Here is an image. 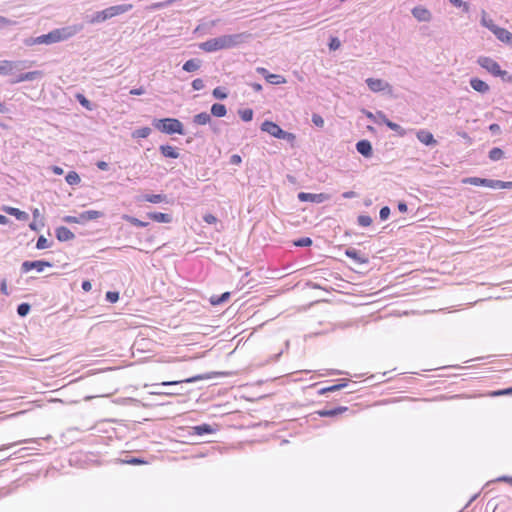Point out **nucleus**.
<instances>
[{"label": "nucleus", "instance_id": "obj_49", "mask_svg": "<svg viewBox=\"0 0 512 512\" xmlns=\"http://www.w3.org/2000/svg\"><path fill=\"white\" fill-rule=\"evenodd\" d=\"M119 299V293L118 292H112V291H108L106 293V300L109 301L110 303H115L117 302Z\"/></svg>", "mask_w": 512, "mask_h": 512}, {"label": "nucleus", "instance_id": "obj_9", "mask_svg": "<svg viewBox=\"0 0 512 512\" xmlns=\"http://www.w3.org/2000/svg\"><path fill=\"white\" fill-rule=\"evenodd\" d=\"M298 199L302 202H312V203H323L330 199V196L326 193H306L300 192L298 194Z\"/></svg>", "mask_w": 512, "mask_h": 512}, {"label": "nucleus", "instance_id": "obj_5", "mask_svg": "<svg viewBox=\"0 0 512 512\" xmlns=\"http://www.w3.org/2000/svg\"><path fill=\"white\" fill-rule=\"evenodd\" d=\"M365 83L373 93H386L390 96L393 94V87L386 80L370 77L365 80Z\"/></svg>", "mask_w": 512, "mask_h": 512}, {"label": "nucleus", "instance_id": "obj_55", "mask_svg": "<svg viewBox=\"0 0 512 512\" xmlns=\"http://www.w3.org/2000/svg\"><path fill=\"white\" fill-rule=\"evenodd\" d=\"M192 87L194 90H201L204 88V82L202 79L197 78L192 81Z\"/></svg>", "mask_w": 512, "mask_h": 512}, {"label": "nucleus", "instance_id": "obj_56", "mask_svg": "<svg viewBox=\"0 0 512 512\" xmlns=\"http://www.w3.org/2000/svg\"><path fill=\"white\" fill-rule=\"evenodd\" d=\"M123 462L126 463V464H131V465H139V464L146 463L144 460L139 459V458H131V459H128V460H124Z\"/></svg>", "mask_w": 512, "mask_h": 512}, {"label": "nucleus", "instance_id": "obj_34", "mask_svg": "<svg viewBox=\"0 0 512 512\" xmlns=\"http://www.w3.org/2000/svg\"><path fill=\"white\" fill-rule=\"evenodd\" d=\"M266 81L273 85H280V84L286 83L285 77H283L282 75H279V74H272V73H270V75H267Z\"/></svg>", "mask_w": 512, "mask_h": 512}, {"label": "nucleus", "instance_id": "obj_13", "mask_svg": "<svg viewBox=\"0 0 512 512\" xmlns=\"http://www.w3.org/2000/svg\"><path fill=\"white\" fill-rule=\"evenodd\" d=\"M43 76V73L41 71H31L27 73L20 74L19 76L13 78L10 80V83L16 84L24 81H33L36 79H39Z\"/></svg>", "mask_w": 512, "mask_h": 512}, {"label": "nucleus", "instance_id": "obj_26", "mask_svg": "<svg viewBox=\"0 0 512 512\" xmlns=\"http://www.w3.org/2000/svg\"><path fill=\"white\" fill-rule=\"evenodd\" d=\"M147 217L158 223H170L172 218L169 214L161 212H150L147 213Z\"/></svg>", "mask_w": 512, "mask_h": 512}, {"label": "nucleus", "instance_id": "obj_42", "mask_svg": "<svg viewBox=\"0 0 512 512\" xmlns=\"http://www.w3.org/2000/svg\"><path fill=\"white\" fill-rule=\"evenodd\" d=\"M449 2L456 8L462 9L464 12L469 11V4L463 0H449Z\"/></svg>", "mask_w": 512, "mask_h": 512}, {"label": "nucleus", "instance_id": "obj_6", "mask_svg": "<svg viewBox=\"0 0 512 512\" xmlns=\"http://www.w3.org/2000/svg\"><path fill=\"white\" fill-rule=\"evenodd\" d=\"M477 63L480 67L485 69L488 73L496 77H502L507 74L506 71L502 70L500 65L492 58L487 56H480L477 59Z\"/></svg>", "mask_w": 512, "mask_h": 512}, {"label": "nucleus", "instance_id": "obj_51", "mask_svg": "<svg viewBox=\"0 0 512 512\" xmlns=\"http://www.w3.org/2000/svg\"><path fill=\"white\" fill-rule=\"evenodd\" d=\"M171 5V1L167 0V1H164V2H158V3H153L149 9L150 10H156V9H160V8H164V7H167Z\"/></svg>", "mask_w": 512, "mask_h": 512}, {"label": "nucleus", "instance_id": "obj_60", "mask_svg": "<svg viewBox=\"0 0 512 512\" xmlns=\"http://www.w3.org/2000/svg\"><path fill=\"white\" fill-rule=\"evenodd\" d=\"M512 394V388H507L504 390L495 391L493 393L494 396H500V395H510Z\"/></svg>", "mask_w": 512, "mask_h": 512}, {"label": "nucleus", "instance_id": "obj_29", "mask_svg": "<svg viewBox=\"0 0 512 512\" xmlns=\"http://www.w3.org/2000/svg\"><path fill=\"white\" fill-rule=\"evenodd\" d=\"M138 200L157 204L166 201V196L163 194H145Z\"/></svg>", "mask_w": 512, "mask_h": 512}, {"label": "nucleus", "instance_id": "obj_1", "mask_svg": "<svg viewBox=\"0 0 512 512\" xmlns=\"http://www.w3.org/2000/svg\"><path fill=\"white\" fill-rule=\"evenodd\" d=\"M250 39V34L243 32L230 35H221L200 43L199 48L205 52L211 53L223 49L237 47Z\"/></svg>", "mask_w": 512, "mask_h": 512}, {"label": "nucleus", "instance_id": "obj_41", "mask_svg": "<svg viewBox=\"0 0 512 512\" xmlns=\"http://www.w3.org/2000/svg\"><path fill=\"white\" fill-rule=\"evenodd\" d=\"M503 151L500 148H493L489 152V158L492 161H498L503 158Z\"/></svg>", "mask_w": 512, "mask_h": 512}, {"label": "nucleus", "instance_id": "obj_59", "mask_svg": "<svg viewBox=\"0 0 512 512\" xmlns=\"http://www.w3.org/2000/svg\"><path fill=\"white\" fill-rule=\"evenodd\" d=\"M44 224L42 222L37 223V220H34L32 223L29 224V227L33 231H38L40 227H43Z\"/></svg>", "mask_w": 512, "mask_h": 512}, {"label": "nucleus", "instance_id": "obj_33", "mask_svg": "<svg viewBox=\"0 0 512 512\" xmlns=\"http://www.w3.org/2000/svg\"><path fill=\"white\" fill-rule=\"evenodd\" d=\"M211 113H212V115H214L216 117H224L227 113V109H226L225 105L220 104V103H215L211 107Z\"/></svg>", "mask_w": 512, "mask_h": 512}, {"label": "nucleus", "instance_id": "obj_10", "mask_svg": "<svg viewBox=\"0 0 512 512\" xmlns=\"http://www.w3.org/2000/svg\"><path fill=\"white\" fill-rule=\"evenodd\" d=\"M411 14L418 22H430L433 18L432 12L422 5L412 8Z\"/></svg>", "mask_w": 512, "mask_h": 512}, {"label": "nucleus", "instance_id": "obj_46", "mask_svg": "<svg viewBox=\"0 0 512 512\" xmlns=\"http://www.w3.org/2000/svg\"><path fill=\"white\" fill-rule=\"evenodd\" d=\"M212 94L216 99H225L227 97V93L221 87H216L213 90Z\"/></svg>", "mask_w": 512, "mask_h": 512}, {"label": "nucleus", "instance_id": "obj_43", "mask_svg": "<svg viewBox=\"0 0 512 512\" xmlns=\"http://www.w3.org/2000/svg\"><path fill=\"white\" fill-rule=\"evenodd\" d=\"M358 224L362 227H368L372 224V218L368 215H360L358 216Z\"/></svg>", "mask_w": 512, "mask_h": 512}, {"label": "nucleus", "instance_id": "obj_15", "mask_svg": "<svg viewBox=\"0 0 512 512\" xmlns=\"http://www.w3.org/2000/svg\"><path fill=\"white\" fill-rule=\"evenodd\" d=\"M417 139L426 146L436 145V140L433 134L425 129H421L416 133Z\"/></svg>", "mask_w": 512, "mask_h": 512}, {"label": "nucleus", "instance_id": "obj_2", "mask_svg": "<svg viewBox=\"0 0 512 512\" xmlns=\"http://www.w3.org/2000/svg\"><path fill=\"white\" fill-rule=\"evenodd\" d=\"M81 30L80 26H68L59 29H55L48 34H44L38 37H30L24 41L25 45H49L57 42L67 40L77 34Z\"/></svg>", "mask_w": 512, "mask_h": 512}, {"label": "nucleus", "instance_id": "obj_48", "mask_svg": "<svg viewBox=\"0 0 512 512\" xmlns=\"http://www.w3.org/2000/svg\"><path fill=\"white\" fill-rule=\"evenodd\" d=\"M312 122H313V124H314L315 126H317V127H320V128H321V127H323V126H324V119H323V117H322L321 115H319V114H316V113H315V114H313V115H312Z\"/></svg>", "mask_w": 512, "mask_h": 512}, {"label": "nucleus", "instance_id": "obj_35", "mask_svg": "<svg viewBox=\"0 0 512 512\" xmlns=\"http://www.w3.org/2000/svg\"><path fill=\"white\" fill-rule=\"evenodd\" d=\"M346 386H347V380H342V382L340 384H336V385H332V386L320 389L319 390V394L323 395V394H326L328 392L338 391V390H340V389H342V388H344Z\"/></svg>", "mask_w": 512, "mask_h": 512}, {"label": "nucleus", "instance_id": "obj_27", "mask_svg": "<svg viewBox=\"0 0 512 512\" xmlns=\"http://www.w3.org/2000/svg\"><path fill=\"white\" fill-rule=\"evenodd\" d=\"M347 407H337L334 409H323L319 410L316 413L321 417H334L336 415L342 414L343 412L347 411Z\"/></svg>", "mask_w": 512, "mask_h": 512}, {"label": "nucleus", "instance_id": "obj_12", "mask_svg": "<svg viewBox=\"0 0 512 512\" xmlns=\"http://www.w3.org/2000/svg\"><path fill=\"white\" fill-rule=\"evenodd\" d=\"M493 34L500 42L512 46V33L507 29L498 26Z\"/></svg>", "mask_w": 512, "mask_h": 512}, {"label": "nucleus", "instance_id": "obj_21", "mask_svg": "<svg viewBox=\"0 0 512 512\" xmlns=\"http://www.w3.org/2000/svg\"><path fill=\"white\" fill-rule=\"evenodd\" d=\"M357 151L364 157L372 156V145L368 140H361L356 144Z\"/></svg>", "mask_w": 512, "mask_h": 512}, {"label": "nucleus", "instance_id": "obj_39", "mask_svg": "<svg viewBox=\"0 0 512 512\" xmlns=\"http://www.w3.org/2000/svg\"><path fill=\"white\" fill-rule=\"evenodd\" d=\"M66 182L69 184V185H77L80 183L81 179H80V176L74 172V171H70L66 177Z\"/></svg>", "mask_w": 512, "mask_h": 512}, {"label": "nucleus", "instance_id": "obj_44", "mask_svg": "<svg viewBox=\"0 0 512 512\" xmlns=\"http://www.w3.org/2000/svg\"><path fill=\"white\" fill-rule=\"evenodd\" d=\"M50 247L49 241L44 237L40 236L36 243V248L39 250L47 249Z\"/></svg>", "mask_w": 512, "mask_h": 512}, {"label": "nucleus", "instance_id": "obj_4", "mask_svg": "<svg viewBox=\"0 0 512 512\" xmlns=\"http://www.w3.org/2000/svg\"><path fill=\"white\" fill-rule=\"evenodd\" d=\"M464 184H471L474 186H485L492 189H510L512 182H505L501 180H491L479 177H468L462 180Z\"/></svg>", "mask_w": 512, "mask_h": 512}, {"label": "nucleus", "instance_id": "obj_24", "mask_svg": "<svg viewBox=\"0 0 512 512\" xmlns=\"http://www.w3.org/2000/svg\"><path fill=\"white\" fill-rule=\"evenodd\" d=\"M345 254L353 259L356 263L366 264L368 262V258L362 255L359 251L354 248H349L346 250Z\"/></svg>", "mask_w": 512, "mask_h": 512}, {"label": "nucleus", "instance_id": "obj_7", "mask_svg": "<svg viewBox=\"0 0 512 512\" xmlns=\"http://www.w3.org/2000/svg\"><path fill=\"white\" fill-rule=\"evenodd\" d=\"M102 216L103 213L100 211L88 210L80 213L78 216H65L63 221L66 223L85 224L88 221L96 220Z\"/></svg>", "mask_w": 512, "mask_h": 512}, {"label": "nucleus", "instance_id": "obj_62", "mask_svg": "<svg viewBox=\"0 0 512 512\" xmlns=\"http://www.w3.org/2000/svg\"><path fill=\"white\" fill-rule=\"evenodd\" d=\"M0 290L4 295H9L8 287H7V281L4 279L2 280L0 284Z\"/></svg>", "mask_w": 512, "mask_h": 512}, {"label": "nucleus", "instance_id": "obj_63", "mask_svg": "<svg viewBox=\"0 0 512 512\" xmlns=\"http://www.w3.org/2000/svg\"><path fill=\"white\" fill-rule=\"evenodd\" d=\"M144 93H145V90L142 87L133 88V89L130 90V94L131 95H142Z\"/></svg>", "mask_w": 512, "mask_h": 512}, {"label": "nucleus", "instance_id": "obj_20", "mask_svg": "<svg viewBox=\"0 0 512 512\" xmlns=\"http://www.w3.org/2000/svg\"><path fill=\"white\" fill-rule=\"evenodd\" d=\"M470 86L477 92L485 94L490 90L489 85L479 78H471Z\"/></svg>", "mask_w": 512, "mask_h": 512}, {"label": "nucleus", "instance_id": "obj_28", "mask_svg": "<svg viewBox=\"0 0 512 512\" xmlns=\"http://www.w3.org/2000/svg\"><path fill=\"white\" fill-rule=\"evenodd\" d=\"M160 152L166 158L176 159L179 157V152L177 149L170 145H161Z\"/></svg>", "mask_w": 512, "mask_h": 512}, {"label": "nucleus", "instance_id": "obj_14", "mask_svg": "<svg viewBox=\"0 0 512 512\" xmlns=\"http://www.w3.org/2000/svg\"><path fill=\"white\" fill-rule=\"evenodd\" d=\"M21 62H13L8 60L0 61V74L12 75L14 71L19 69Z\"/></svg>", "mask_w": 512, "mask_h": 512}, {"label": "nucleus", "instance_id": "obj_31", "mask_svg": "<svg viewBox=\"0 0 512 512\" xmlns=\"http://www.w3.org/2000/svg\"><path fill=\"white\" fill-rule=\"evenodd\" d=\"M203 379L202 376H195V377H191V378H188V379H185V380H181V381H165V382H162L161 384H155L154 386H173V385H178L182 382H186V383H194L198 380H201Z\"/></svg>", "mask_w": 512, "mask_h": 512}, {"label": "nucleus", "instance_id": "obj_19", "mask_svg": "<svg viewBox=\"0 0 512 512\" xmlns=\"http://www.w3.org/2000/svg\"><path fill=\"white\" fill-rule=\"evenodd\" d=\"M2 210L11 216H14L16 219L20 221H26L29 218V215L26 212L21 211L18 208L4 206Z\"/></svg>", "mask_w": 512, "mask_h": 512}, {"label": "nucleus", "instance_id": "obj_47", "mask_svg": "<svg viewBox=\"0 0 512 512\" xmlns=\"http://www.w3.org/2000/svg\"><path fill=\"white\" fill-rule=\"evenodd\" d=\"M328 46L330 50L335 51L340 48L341 42L337 37H331Z\"/></svg>", "mask_w": 512, "mask_h": 512}, {"label": "nucleus", "instance_id": "obj_37", "mask_svg": "<svg viewBox=\"0 0 512 512\" xmlns=\"http://www.w3.org/2000/svg\"><path fill=\"white\" fill-rule=\"evenodd\" d=\"M151 134L149 127H142L132 132L133 138H147Z\"/></svg>", "mask_w": 512, "mask_h": 512}, {"label": "nucleus", "instance_id": "obj_8", "mask_svg": "<svg viewBox=\"0 0 512 512\" xmlns=\"http://www.w3.org/2000/svg\"><path fill=\"white\" fill-rule=\"evenodd\" d=\"M52 264L43 260L36 261H24L21 265V270L23 273H27L33 269L37 272H43L46 267H51Z\"/></svg>", "mask_w": 512, "mask_h": 512}, {"label": "nucleus", "instance_id": "obj_17", "mask_svg": "<svg viewBox=\"0 0 512 512\" xmlns=\"http://www.w3.org/2000/svg\"><path fill=\"white\" fill-rule=\"evenodd\" d=\"M133 8L132 4H120V5H114L110 6L107 9L110 18H113L115 16L124 14L128 11H130Z\"/></svg>", "mask_w": 512, "mask_h": 512}, {"label": "nucleus", "instance_id": "obj_16", "mask_svg": "<svg viewBox=\"0 0 512 512\" xmlns=\"http://www.w3.org/2000/svg\"><path fill=\"white\" fill-rule=\"evenodd\" d=\"M216 432V428L209 424H201L198 426L191 427L189 435L202 436L204 434H212Z\"/></svg>", "mask_w": 512, "mask_h": 512}, {"label": "nucleus", "instance_id": "obj_61", "mask_svg": "<svg viewBox=\"0 0 512 512\" xmlns=\"http://www.w3.org/2000/svg\"><path fill=\"white\" fill-rule=\"evenodd\" d=\"M241 162H242V158L239 155H237V154L232 155L231 158H230V163L231 164L238 165Z\"/></svg>", "mask_w": 512, "mask_h": 512}, {"label": "nucleus", "instance_id": "obj_32", "mask_svg": "<svg viewBox=\"0 0 512 512\" xmlns=\"http://www.w3.org/2000/svg\"><path fill=\"white\" fill-rule=\"evenodd\" d=\"M211 121V116L207 112H202L193 117V122L197 125H206Z\"/></svg>", "mask_w": 512, "mask_h": 512}, {"label": "nucleus", "instance_id": "obj_45", "mask_svg": "<svg viewBox=\"0 0 512 512\" xmlns=\"http://www.w3.org/2000/svg\"><path fill=\"white\" fill-rule=\"evenodd\" d=\"M30 311V305L28 303H22L17 307V313L19 316L24 317Z\"/></svg>", "mask_w": 512, "mask_h": 512}, {"label": "nucleus", "instance_id": "obj_58", "mask_svg": "<svg viewBox=\"0 0 512 512\" xmlns=\"http://www.w3.org/2000/svg\"><path fill=\"white\" fill-rule=\"evenodd\" d=\"M12 24H13V22L11 20L0 15V28H4V27L10 26Z\"/></svg>", "mask_w": 512, "mask_h": 512}, {"label": "nucleus", "instance_id": "obj_18", "mask_svg": "<svg viewBox=\"0 0 512 512\" xmlns=\"http://www.w3.org/2000/svg\"><path fill=\"white\" fill-rule=\"evenodd\" d=\"M381 117V122H383V124H385L388 128H390L391 130H393L394 132L397 133V135L403 137L406 135L407 131L406 129H404L403 127H401L399 124L397 123H394L392 121H390L385 114H380L379 115Z\"/></svg>", "mask_w": 512, "mask_h": 512}, {"label": "nucleus", "instance_id": "obj_11", "mask_svg": "<svg viewBox=\"0 0 512 512\" xmlns=\"http://www.w3.org/2000/svg\"><path fill=\"white\" fill-rule=\"evenodd\" d=\"M261 130L277 139L281 138L282 133L284 131L278 124L268 120L264 121L261 124Z\"/></svg>", "mask_w": 512, "mask_h": 512}, {"label": "nucleus", "instance_id": "obj_36", "mask_svg": "<svg viewBox=\"0 0 512 512\" xmlns=\"http://www.w3.org/2000/svg\"><path fill=\"white\" fill-rule=\"evenodd\" d=\"M362 112L371 122L375 124H383V122H381V117L379 116L380 114H384L382 111L372 113L371 111L363 110Z\"/></svg>", "mask_w": 512, "mask_h": 512}, {"label": "nucleus", "instance_id": "obj_3", "mask_svg": "<svg viewBox=\"0 0 512 512\" xmlns=\"http://www.w3.org/2000/svg\"><path fill=\"white\" fill-rule=\"evenodd\" d=\"M154 127L166 134H184L183 124L175 118L156 119L153 121Z\"/></svg>", "mask_w": 512, "mask_h": 512}, {"label": "nucleus", "instance_id": "obj_53", "mask_svg": "<svg viewBox=\"0 0 512 512\" xmlns=\"http://www.w3.org/2000/svg\"><path fill=\"white\" fill-rule=\"evenodd\" d=\"M280 139H283V140H286V141H288L290 143H293L295 141V139H296V136L293 133H290V132H287V131H283L282 136H281Z\"/></svg>", "mask_w": 512, "mask_h": 512}, {"label": "nucleus", "instance_id": "obj_30", "mask_svg": "<svg viewBox=\"0 0 512 512\" xmlns=\"http://www.w3.org/2000/svg\"><path fill=\"white\" fill-rule=\"evenodd\" d=\"M201 61L198 59H190L183 64V70L186 72H194L200 68Z\"/></svg>", "mask_w": 512, "mask_h": 512}, {"label": "nucleus", "instance_id": "obj_64", "mask_svg": "<svg viewBox=\"0 0 512 512\" xmlns=\"http://www.w3.org/2000/svg\"><path fill=\"white\" fill-rule=\"evenodd\" d=\"M496 481L507 482L512 486V477H510V476H501V477L497 478Z\"/></svg>", "mask_w": 512, "mask_h": 512}, {"label": "nucleus", "instance_id": "obj_40", "mask_svg": "<svg viewBox=\"0 0 512 512\" xmlns=\"http://www.w3.org/2000/svg\"><path fill=\"white\" fill-rule=\"evenodd\" d=\"M238 114L240 118L245 122L251 121L254 115L253 110L250 108L239 110Z\"/></svg>", "mask_w": 512, "mask_h": 512}, {"label": "nucleus", "instance_id": "obj_50", "mask_svg": "<svg viewBox=\"0 0 512 512\" xmlns=\"http://www.w3.org/2000/svg\"><path fill=\"white\" fill-rule=\"evenodd\" d=\"M390 215V208L388 206H384L380 209L379 217L382 221H385L388 219Z\"/></svg>", "mask_w": 512, "mask_h": 512}, {"label": "nucleus", "instance_id": "obj_25", "mask_svg": "<svg viewBox=\"0 0 512 512\" xmlns=\"http://www.w3.org/2000/svg\"><path fill=\"white\" fill-rule=\"evenodd\" d=\"M56 237L59 241H69L74 238V234L67 227L61 226L56 229Z\"/></svg>", "mask_w": 512, "mask_h": 512}, {"label": "nucleus", "instance_id": "obj_23", "mask_svg": "<svg viewBox=\"0 0 512 512\" xmlns=\"http://www.w3.org/2000/svg\"><path fill=\"white\" fill-rule=\"evenodd\" d=\"M480 23L483 27L487 28L492 33L495 31V29L498 27V25L495 24L493 19L488 15L486 11L481 12V18Z\"/></svg>", "mask_w": 512, "mask_h": 512}, {"label": "nucleus", "instance_id": "obj_22", "mask_svg": "<svg viewBox=\"0 0 512 512\" xmlns=\"http://www.w3.org/2000/svg\"><path fill=\"white\" fill-rule=\"evenodd\" d=\"M108 19H111V18L109 16L107 9H104V10L98 11L95 14L88 17L87 21L90 24H96V23L104 22Z\"/></svg>", "mask_w": 512, "mask_h": 512}, {"label": "nucleus", "instance_id": "obj_52", "mask_svg": "<svg viewBox=\"0 0 512 512\" xmlns=\"http://www.w3.org/2000/svg\"><path fill=\"white\" fill-rule=\"evenodd\" d=\"M311 244H312V240L308 237L301 238L295 242V245L300 246V247H307V246H310Z\"/></svg>", "mask_w": 512, "mask_h": 512}, {"label": "nucleus", "instance_id": "obj_54", "mask_svg": "<svg viewBox=\"0 0 512 512\" xmlns=\"http://www.w3.org/2000/svg\"><path fill=\"white\" fill-rule=\"evenodd\" d=\"M77 99L79 103L88 110H91L90 101L87 100L83 95H78Z\"/></svg>", "mask_w": 512, "mask_h": 512}, {"label": "nucleus", "instance_id": "obj_38", "mask_svg": "<svg viewBox=\"0 0 512 512\" xmlns=\"http://www.w3.org/2000/svg\"><path fill=\"white\" fill-rule=\"evenodd\" d=\"M122 219L131 223L132 225H134L136 227H146L148 225L147 222H143L133 216L126 215V214L122 216Z\"/></svg>", "mask_w": 512, "mask_h": 512}, {"label": "nucleus", "instance_id": "obj_57", "mask_svg": "<svg viewBox=\"0 0 512 512\" xmlns=\"http://www.w3.org/2000/svg\"><path fill=\"white\" fill-rule=\"evenodd\" d=\"M203 219L208 224H215L217 222V218L212 214L204 215Z\"/></svg>", "mask_w": 512, "mask_h": 512}]
</instances>
